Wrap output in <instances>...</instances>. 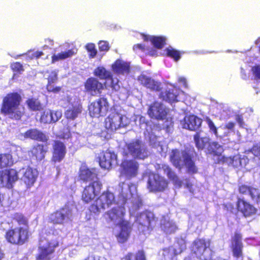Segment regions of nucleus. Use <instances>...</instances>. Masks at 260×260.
<instances>
[{
  "instance_id": "obj_1",
  "label": "nucleus",
  "mask_w": 260,
  "mask_h": 260,
  "mask_svg": "<svg viewBox=\"0 0 260 260\" xmlns=\"http://www.w3.org/2000/svg\"><path fill=\"white\" fill-rule=\"evenodd\" d=\"M22 97L18 92L7 93L3 97L0 113L14 120H20L24 115V108H21Z\"/></svg>"
},
{
  "instance_id": "obj_2",
  "label": "nucleus",
  "mask_w": 260,
  "mask_h": 260,
  "mask_svg": "<svg viewBox=\"0 0 260 260\" xmlns=\"http://www.w3.org/2000/svg\"><path fill=\"white\" fill-rule=\"evenodd\" d=\"M31 235L29 228L18 226L6 230L4 237L8 243L20 246L29 242Z\"/></svg>"
},
{
  "instance_id": "obj_3",
  "label": "nucleus",
  "mask_w": 260,
  "mask_h": 260,
  "mask_svg": "<svg viewBox=\"0 0 260 260\" xmlns=\"http://www.w3.org/2000/svg\"><path fill=\"white\" fill-rule=\"evenodd\" d=\"M211 244L210 239L196 238L190 246L191 252L199 260H213L214 252L211 248Z\"/></svg>"
},
{
  "instance_id": "obj_4",
  "label": "nucleus",
  "mask_w": 260,
  "mask_h": 260,
  "mask_svg": "<svg viewBox=\"0 0 260 260\" xmlns=\"http://www.w3.org/2000/svg\"><path fill=\"white\" fill-rule=\"evenodd\" d=\"M128 123V119L125 115L116 109H114L105 119L104 126L108 131L114 132L118 129L126 127Z\"/></svg>"
},
{
  "instance_id": "obj_5",
  "label": "nucleus",
  "mask_w": 260,
  "mask_h": 260,
  "mask_svg": "<svg viewBox=\"0 0 260 260\" xmlns=\"http://www.w3.org/2000/svg\"><path fill=\"white\" fill-rule=\"evenodd\" d=\"M115 202L114 194L108 190L104 191L90 205L89 210L91 214L99 215L102 211L109 208Z\"/></svg>"
},
{
  "instance_id": "obj_6",
  "label": "nucleus",
  "mask_w": 260,
  "mask_h": 260,
  "mask_svg": "<svg viewBox=\"0 0 260 260\" xmlns=\"http://www.w3.org/2000/svg\"><path fill=\"white\" fill-rule=\"evenodd\" d=\"M169 182L158 173L151 172L148 175L146 187L150 192H163L168 188Z\"/></svg>"
},
{
  "instance_id": "obj_7",
  "label": "nucleus",
  "mask_w": 260,
  "mask_h": 260,
  "mask_svg": "<svg viewBox=\"0 0 260 260\" xmlns=\"http://www.w3.org/2000/svg\"><path fill=\"white\" fill-rule=\"evenodd\" d=\"M110 104L107 98L101 97L92 102L88 107L89 115L99 118L105 116L109 110Z\"/></svg>"
},
{
  "instance_id": "obj_8",
  "label": "nucleus",
  "mask_w": 260,
  "mask_h": 260,
  "mask_svg": "<svg viewBox=\"0 0 260 260\" xmlns=\"http://www.w3.org/2000/svg\"><path fill=\"white\" fill-rule=\"evenodd\" d=\"M72 216V209L69 206L66 205L50 214L49 222L53 224L63 225L71 221Z\"/></svg>"
},
{
  "instance_id": "obj_9",
  "label": "nucleus",
  "mask_w": 260,
  "mask_h": 260,
  "mask_svg": "<svg viewBox=\"0 0 260 260\" xmlns=\"http://www.w3.org/2000/svg\"><path fill=\"white\" fill-rule=\"evenodd\" d=\"M126 213V209L123 205H117L105 212L103 217L107 222L118 225L124 221H128L124 219Z\"/></svg>"
},
{
  "instance_id": "obj_10",
  "label": "nucleus",
  "mask_w": 260,
  "mask_h": 260,
  "mask_svg": "<svg viewBox=\"0 0 260 260\" xmlns=\"http://www.w3.org/2000/svg\"><path fill=\"white\" fill-rule=\"evenodd\" d=\"M127 149L134 158L144 159L148 156L147 147L140 140L136 139L127 144Z\"/></svg>"
},
{
  "instance_id": "obj_11",
  "label": "nucleus",
  "mask_w": 260,
  "mask_h": 260,
  "mask_svg": "<svg viewBox=\"0 0 260 260\" xmlns=\"http://www.w3.org/2000/svg\"><path fill=\"white\" fill-rule=\"evenodd\" d=\"M102 184L100 180L91 182L86 186L82 192L81 199L85 203L91 202L101 191Z\"/></svg>"
},
{
  "instance_id": "obj_12",
  "label": "nucleus",
  "mask_w": 260,
  "mask_h": 260,
  "mask_svg": "<svg viewBox=\"0 0 260 260\" xmlns=\"http://www.w3.org/2000/svg\"><path fill=\"white\" fill-rule=\"evenodd\" d=\"M51 161L53 164L59 163L64 159L67 153L65 143L60 140H54L52 145Z\"/></svg>"
},
{
  "instance_id": "obj_13",
  "label": "nucleus",
  "mask_w": 260,
  "mask_h": 260,
  "mask_svg": "<svg viewBox=\"0 0 260 260\" xmlns=\"http://www.w3.org/2000/svg\"><path fill=\"white\" fill-rule=\"evenodd\" d=\"M18 179V173L14 169L0 171V184L3 187L12 189Z\"/></svg>"
},
{
  "instance_id": "obj_14",
  "label": "nucleus",
  "mask_w": 260,
  "mask_h": 260,
  "mask_svg": "<svg viewBox=\"0 0 260 260\" xmlns=\"http://www.w3.org/2000/svg\"><path fill=\"white\" fill-rule=\"evenodd\" d=\"M186 249V244L184 240H177L173 245L163 250V256L165 260H177V256L181 254Z\"/></svg>"
},
{
  "instance_id": "obj_15",
  "label": "nucleus",
  "mask_w": 260,
  "mask_h": 260,
  "mask_svg": "<svg viewBox=\"0 0 260 260\" xmlns=\"http://www.w3.org/2000/svg\"><path fill=\"white\" fill-rule=\"evenodd\" d=\"M84 86L85 91L92 96L101 95L105 88V84L100 82L96 78L93 77L86 80Z\"/></svg>"
},
{
  "instance_id": "obj_16",
  "label": "nucleus",
  "mask_w": 260,
  "mask_h": 260,
  "mask_svg": "<svg viewBox=\"0 0 260 260\" xmlns=\"http://www.w3.org/2000/svg\"><path fill=\"white\" fill-rule=\"evenodd\" d=\"M139 164L134 159H124L122 161L121 175L130 179L135 177L138 173Z\"/></svg>"
},
{
  "instance_id": "obj_17",
  "label": "nucleus",
  "mask_w": 260,
  "mask_h": 260,
  "mask_svg": "<svg viewBox=\"0 0 260 260\" xmlns=\"http://www.w3.org/2000/svg\"><path fill=\"white\" fill-rule=\"evenodd\" d=\"M59 246V242L56 240L48 242L45 246L39 247V252L36 256V260H51L55 249Z\"/></svg>"
},
{
  "instance_id": "obj_18",
  "label": "nucleus",
  "mask_w": 260,
  "mask_h": 260,
  "mask_svg": "<svg viewBox=\"0 0 260 260\" xmlns=\"http://www.w3.org/2000/svg\"><path fill=\"white\" fill-rule=\"evenodd\" d=\"M248 161L247 157L240 154H236L232 157L221 156L218 159V163L227 164L236 168H245Z\"/></svg>"
},
{
  "instance_id": "obj_19",
  "label": "nucleus",
  "mask_w": 260,
  "mask_h": 260,
  "mask_svg": "<svg viewBox=\"0 0 260 260\" xmlns=\"http://www.w3.org/2000/svg\"><path fill=\"white\" fill-rule=\"evenodd\" d=\"M99 162L101 168L109 170L113 165H117V154L108 150L103 151L99 156Z\"/></svg>"
},
{
  "instance_id": "obj_20",
  "label": "nucleus",
  "mask_w": 260,
  "mask_h": 260,
  "mask_svg": "<svg viewBox=\"0 0 260 260\" xmlns=\"http://www.w3.org/2000/svg\"><path fill=\"white\" fill-rule=\"evenodd\" d=\"M236 210L245 217H249L254 215L257 209L254 206L244 198H238L236 203Z\"/></svg>"
},
{
  "instance_id": "obj_21",
  "label": "nucleus",
  "mask_w": 260,
  "mask_h": 260,
  "mask_svg": "<svg viewBox=\"0 0 260 260\" xmlns=\"http://www.w3.org/2000/svg\"><path fill=\"white\" fill-rule=\"evenodd\" d=\"M147 114L151 118L164 120L167 117V112L161 103L154 101L149 106Z\"/></svg>"
},
{
  "instance_id": "obj_22",
  "label": "nucleus",
  "mask_w": 260,
  "mask_h": 260,
  "mask_svg": "<svg viewBox=\"0 0 260 260\" xmlns=\"http://www.w3.org/2000/svg\"><path fill=\"white\" fill-rule=\"evenodd\" d=\"M117 226L120 228L119 232L116 236L117 241L120 243H124L128 240L130 237L133 224L129 220L124 221Z\"/></svg>"
},
{
  "instance_id": "obj_23",
  "label": "nucleus",
  "mask_w": 260,
  "mask_h": 260,
  "mask_svg": "<svg viewBox=\"0 0 260 260\" xmlns=\"http://www.w3.org/2000/svg\"><path fill=\"white\" fill-rule=\"evenodd\" d=\"M98 171L95 168L89 169L86 166L80 168L79 171V178L84 182L94 181L98 179Z\"/></svg>"
},
{
  "instance_id": "obj_24",
  "label": "nucleus",
  "mask_w": 260,
  "mask_h": 260,
  "mask_svg": "<svg viewBox=\"0 0 260 260\" xmlns=\"http://www.w3.org/2000/svg\"><path fill=\"white\" fill-rule=\"evenodd\" d=\"M48 151L47 145L38 143L33 146L29 151L30 156L33 160L40 162L45 158L46 153Z\"/></svg>"
},
{
  "instance_id": "obj_25",
  "label": "nucleus",
  "mask_w": 260,
  "mask_h": 260,
  "mask_svg": "<svg viewBox=\"0 0 260 260\" xmlns=\"http://www.w3.org/2000/svg\"><path fill=\"white\" fill-rule=\"evenodd\" d=\"M138 80L142 85L151 90L158 91L160 90V83L146 75H140L138 77Z\"/></svg>"
},
{
  "instance_id": "obj_26",
  "label": "nucleus",
  "mask_w": 260,
  "mask_h": 260,
  "mask_svg": "<svg viewBox=\"0 0 260 260\" xmlns=\"http://www.w3.org/2000/svg\"><path fill=\"white\" fill-rule=\"evenodd\" d=\"M138 80L142 85L151 90L158 91L160 90V83L146 75H140L138 77Z\"/></svg>"
},
{
  "instance_id": "obj_27",
  "label": "nucleus",
  "mask_w": 260,
  "mask_h": 260,
  "mask_svg": "<svg viewBox=\"0 0 260 260\" xmlns=\"http://www.w3.org/2000/svg\"><path fill=\"white\" fill-rule=\"evenodd\" d=\"M25 138H29L34 141L47 143L48 141V137L42 131L38 128H30L24 133Z\"/></svg>"
},
{
  "instance_id": "obj_28",
  "label": "nucleus",
  "mask_w": 260,
  "mask_h": 260,
  "mask_svg": "<svg viewBox=\"0 0 260 260\" xmlns=\"http://www.w3.org/2000/svg\"><path fill=\"white\" fill-rule=\"evenodd\" d=\"M183 120V127L193 131L197 130L202 123V119L194 115H186Z\"/></svg>"
},
{
  "instance_id": "obj_29",
  "label": "nucleus",
  "mask_w": 260,
  "mask_h": 260,
  "mask_svg": "<svg viewBox=\"0 0 260 260\" xmlns=\"http://www.w3.org/2000/svg\"><path fill=\"white\" fill-rule=\"evenodd\" d=\"M37 176V171L28 167L24 172L21 179L27 187L29 188L34 185Z\"/></svg>"
},
{
  "instance_id": "obj_30",
  "label": "nucleus",
  "mask_w": 260,
  "mask_h": 260,
  "mask_svg": "<svg viewBox=\"0 0 260 260\" xmlns=\"http://www.w3.org/2000/svg\"><path fill=\"white\" fill-rule=\"evenodd\" d=\"M58 80V75L55 71L50 72L47 78L48 83L46 85V89L48 92L57 93L59 92L62 87L61 86H55L54 84Z\"/></svg>"
},
{
  "instance_id": "obj_31",
  "label": "nucleus",
  "mask_w": 260,
  "mask_h": 260,
  "mask_svg": "<svg viewBox=\"0 0 260 260\" xmlns=\"http://www.w3.org/2000/svg\"><path fill=\"white\" fill-rule=\"evenodd\" d=\"M158 170H162L167 175L168 179L172 181L175 185L181 186V181L179 179L178 175L168 165L161 164L159 165Z\"/></svg>"
},
{
  "instance_id": "obj_32",
  "label": "nucleus",
  "mask_w": 260,
  "mask_h": 260,
  "mask_svg": "<svg viewBox=\"0 0 260 260\" xmlns=\"http://www.w3.org/2000/svg\"><path fill=\"white\" fill-rule=\"evenodd\" d=\"M113 72L117 74H127L130 72L129 64L121 59H117L112 65Z\"/></svg>"
},
{
  "instance_id": "obj_33",
  "label": "nucleus",
  "mask_w": 260,
  "mask_h": 260,
  "mask_svg": "<svg viewBox=\"0 0 260 260\" xmlns=\"http://www.w3.org/2000/svg\"><path fill=\"white\" fill-rule=\"evenodd\" d=\"M182 156L184 165L187 169V172L192 174L197 173L198 169L192 159V156L187 152H183Z\"/></svg>"
},
{
  "instance_id": "obj_34",
  "label": "nucleus",
  "mask_w": 260,
  "mask_h": 260,
  "mask_svg": "<svg viewBox=\"0 0 260 260\" xmlns=\"http://www.w3.org/2000/svg\"><path fill=\"white\" fill-rule=\"evenodd\" d=\"M82 109L81 104L72 105L71 107H70L65 111V117L68 119L74 120L81 113Z\"/></svg>"
},
{
  "instance_id": "obj_35",
  "label": "nucleus",
  "mask_w": 260,
  "mask_h": 260,
  "mask_svg": "<svg viewBox=\"0 0 260 260\" xmlns=\"http://www.w3.org/2000/svg\"><path fill=\"white\" fill-rule=\"evenodd\" d=\"M223 151L222 146L217 142L209 141L208 146L206 147V152L208 154L213 156H218L220 158L221 153Z\"/></svg>"
},
{
  "instance_id": "obj_36",
  "label": "nucleus",
  "mask_w": 260,
  "mask_h": 260,
  "mask_svg": "<svg viewBox=\"0 0 260 260\" xmlns=\"http://www.w3.org/2000/svg\"><path fill=\"white\" fill-rule=\"evenodd\" d=\"M161 230L167 235L174 234L178 230L176 223L171 220H165L160 223Z\"/></svg>"
},
{
  "instance_id": "obj_37",
  "label": "nucleus",
  "mask_w": 260,
  "mask_h": 260,
  "mask_svg": "<svg viewBox=\"0 0 260 260\" xmlns=\"http://www.w3.org/2000/svg\"><path fill=\"white\" fill-rule=\"evenodd\" d=\"M78 49L76 48H72L66 51H63L57 54H54L51 57V62L55 63L60 60H63L71 57L77 53Z\"/></svg>"
},
{
  "instance_id": "obj_38",
  "label": "nucleus",
  "mask_w": 260,
  "mask_h": 260,
  "mask_svg": "<svg viewBox=\"0 0 260 260\" xmlns=\"http://www.w3.org/2000/svg\"><path fill=\"white\" fill-rule=\"evenodd\" d=\"M182 157H183L182 155L180 154L179 150L177 149L172 150L170 155V160L172 165L179 170L182 168Z\"/></svg>"
},
{
  "instance_id": "obj_39",
  "label": "nucleus",
  "mask_w": 260,
  "mask_h": 260,
  "mask_svg": "<svg viewBox=\"0 0 260 260\" xmlns=\"http://www.w3.org/2000/svg\"><path fill=\"white\" fill-rule=\"evenodd\" d=\"M193 139L195 142L196 146L199 150H202L204 149H206L208 146L210 138L208 137H202L200 136V134L197 132L193 136Z\"/></svg>"
},
{
  "instance_id": "obj_40",
  "label": "nucleus",
  "mask_w": 260,
  "mask_h": 260,
  "mask_svg": "<svg viewBox=\"0 0 260 260\" xmlns=\"http://www.w3.org/2000/svg\"><path fill=\"white\" fill-rule=\"evenodd\" d=\"M161 95L164 100L170 103L177 101L178 95V90L175 88L169 89L161 93Z\"/></svg>"
},
{
  "instance_id": "obj_41",
  "label": "nucleus",
  "mask_w": 260,
  "mask_h": 260,
  "mask_svg": "<svg viewBox=\"0 0 260 260\" xmlns=\"http://www.w3.org/2000/svg\"><path fill=\"white\" fill-rule=\"evenodd\" d=\"M123 260H147L144 250H138L136 252H129L122 258Z\"/></svg>"
},
{
  "instance_id": "obj_42",
  "label": "nucleus",
  "mask_w": 260,
  "mask_h": 260,
  "mask_svg": "<svg viewBox=\"0 0 260 260\" xmlns=\"http://www.w3.org/2000/svg\"><path fill=\"white\" fill-rule=\"evenodd\" d=\"M13 162L11 154L9 153L0 154V169L11 167L13 165Z\"/></svg>"
},
{
  "instance_id": "obj_43",
  "label": "nucleus",
  "mask_w": 260,
  "mask_h": 260,
  "mask_svg": "<svg viewBox=\"0 0 260 260\" xmlns=\"http://www.w3.org/2000/svg\"><path fill=\"white\" fill-rule=\"evenodd\" d=\"M93 74L101 80H108L109 78H112L111 73L102 66L96 67L93 71Z\"/></svg>"
},
{
  "instance_id": "obj_44",
  "label": "nucleus",
  "mask_w": 260,
  "mask_h": 260,
  "mask_svg": "<svg viewBox=\"0 0 260 260\" xmlns=\"http://www.w3.org/2000/svg\"><path fill=\"white\" fill-rule=\"evenodd\" d=\"M12 219L19 225H22L23 228L29 227V221L27 217L21 213H15L12 217Z\"/></svg>"
},
{
  "instance_id": "obj_45",
  "label": "nucleus",
  "mask_w": 260,
  "mask_h": 260,
  "mask_svg": "<svg viewBox=\"0 0 260 260\" xmlns=\"http://www.w3.org/2000/svg\"><path fill=\"white\" fill-rule=\"evenodd\" d=\"M25 103L29 109L33 111H40L42 109L41 102L37 99L34 98H28Z\"/></svg>"
},
{
  "instance_id": "obj_46",
  "label": "nucleus",
  "mask_w": 260,
  "mask_h": 260,
  "mask_svg": "<svg viewBox=\"0 0 260 260\" xmlns=\"http://www.w3.org/2000/svg\"><path fill=\"white\" fill-rule=\"evenodd\" d=\"M150 41L155 48L159 49L162 48L166 45V38L164 37L151 36Z\"/></svg>"
},
{
  "instance_id": "obj_47",
  "label": "nucleus",
  "mask_w": 260,
  "mask_h": 260,
  "mask_svg": "<svg viewBox=\"0 0 260 260\" xmlns=\"http://www.w3.org/2000/svg\"><path fill=\"white\" fill-rule=\"evenodd\" d=\"M165 51L168 57L173 59L176 61L179 60L181 58L180 52L174 49L172 47L166 48Z\"/></svg>"
},
{
  "instance_id": "obj_48",
  "label": "nucleus",
  "mask_w": 260,
  "mask_h": 260,
  "mask_svg": "<svg viewBox=\"0 0 260 260\" xmlns=\"http://www.w3.org/2000/svg\"><path fill=\"white\" fill-rule=\"evenodd\" d=\"M233 252V255L236 259L241 258L243 259V245H231V246Z\"/></svg>"
},
{
  "instance_id": "obj_49",
  "label": "nucleus",
  "mask_w": 260,
  "mask_h": 260,
  "mask_svg": "<svg viewBox=\"0 0 260 260\" xmlns=\"http://www.w3.org/2000/svg\"><path fill=\"white\" fill-rule=\"evenodd\" d=\"M249 195L251 200L256 204L260 203V191L257 188L252 186Z\"/></svg>"
},
{
  "instance_id": "obj_50",
  "label": "nucleus",
  "mask_w": 260,
  "mask_h": 260,
  "mask_svg": "<svg viewBox=\"0 0 260 260\" xmlns=\"http://www.w3.org/2000/svg\"><path fill=\"white\" fill-rule=\"evenodd\" d=\"M50 110H45L41 114L40 121L41 123L47 124L51 123Z\"/></svg>"
},
{
  "instance_id": "obj_51",
  "label": "nucleus",
  "mask_w": 260,
  "mask_h": 260,
  "mask_svg": "<svg viewBox=\"0 0 260 260\" xmlns=\"http://www.w3.org/2000/svg\"><path fill=\"white\" fill-rule=\"evenodd\" d=\"M85 49L88 52V57L89 58H93L96 56L97 50L94 44L91 43H87L85 46Z\"/></svg>"
},
{
  "instance_id": "obj_52",
  "label": "nucleus",
  "mask_w": 260,
  "mask_h": 260,
  "mask_svg": "<svg viewBox=\"0 0 260 260\" xmlns=\"http://www.w3.org/2000/svg\"><path fill=\"white\" fill-rule=\"evenodd\" d=\"M231 245H242V235L240 233L236 232L231 240Z\"/></svg>"
},
{
  "instance_id": "obj_53",
  "label": "nucleus",
  "mask_w": 260,
  "mask_h": 260,
  "mask_svg": "<svg viewBox=\"0 0 260 260\" xmlns=\"http://www.w3.org/2000/svg\"><path fill=\"white\" fill-rule=\"evenodd\" d=\"M10 68L13 72L20 74L24 71L22 64L19 62H15L11 64Z\"/></svg>"
},
{
  "instance_id": "obj_54",
  "label": "nucleus",
  "mask_w": 260,
  "mask_h": 260,
  "mask_svg": "<svg viewBox=\"0 0 260 260\" xmlns=\"http://www.w3.org/2000/svg\"><path fill=\"white\" fill-rule=\"evenodd\" d=\"M51 123H55L58 121L62 117V113L60 111H53L50 110Z\"/></svg>"
},
{
  "instance_id": "obj_55",
  "label": "nucleus",
  "mask_w": 260,
  "mask_h": 260,
  "mask_svg": "<svg viewBox=\"0 0 260 260\" xmlns=\"http://www.w3.org/2000/svg\"><path fill=\"white\" fill-rule=\"evenodd\" d=\"M252 186L246 185L244 184H241L238 186L239 192L243 195L249 194Z\"/></svg>"
},
{
  "instance_id": "obj_56",
  "label": "nucleus",
  "mask_w": 260,
  "mask_h": 260,
  "mask_svg": "<svg viewBox=\"0 0 260 260\" xmlns=\"http://www.w3.org/2000/svg\"><path fill=\"white\" fill-rule=\"evenodd\" d=\"M99 48L100 51H108L110 48L109 43L106 41H100L99 43Z\"/></svg>"
},
{
  "instance_id": "obj_57",
  "label": "nucleus",
  "mask_w": 260,
  "mask_h": 260,
  "mask_svg": "<svg viewBox=\"0 0 260 260\" xmlns=\"http://www.w3.org/2000/svg\"><path fill=\"white\" fill-rule=\"evenodd\" d=\"M111 80V84L110 87L111 88L115 90V91H118L120 89V85H119V80L118 79H114L113 78V76H112V78H109Z\"/></svg>"
},
{
  "instance_id": "obj_58",
  "label": "nucleus",
  "mask_w": 260,
  "mask_h": 260,
  "mask_svg": "<svg viewBox=\"0 0 260 260\" xmlns=\"http://www.w3.org/2000/svg\"><path fill=\"white\" fill-rule=\"evenodd\" d=\"M250 152L255 156H260V143H256L252 147Z\"/></svg>"
},
{
  "instance_id": "obj_59",
  "label": "nucleus",
  "mask_w": 260,
  "mask_h": 260,
  "mask_svg": "<svg viewBox=\"0 0 260 260\" xmlns=\"http://www.w3.org/2000/svg\"><path fill=\"white\" fill-rule=\"evenodd\" d=\"M206 121H207V123L210 128V129L211 131H212L215 135H217V128L216 127V126H215L213 122L211 120V119H210L208 117H207L206 118Z\"/></svg>"
},
{
  "instance_id": "obj_60",
  "label": "nucleus",
  "mask_w": 260,
  "mask_h": 260,
  "mask_svg": "<svg viewBox=\"0 0 260 260\" xmlns=\"http://www.w3.org/2000/svg\"><path fill=\"white\" fill-rule=\"evenodd\" d=\"M251 70L256 78L260 79V65L253 66Z\"/></svg>"
},
{
  "instance_id": "obj_61",
  "label": "nucleus",
  "mask_w": 260,
  "mask_h": 260,
  "mask_svg": "<svg viewBox=\"0 0 260 260\" xmlns=\"http://www.w3.org/2000/svg\"><path fill=\"white\" fill-rule=\"evenodd\" d=\"M223 208L227 211L230 212H233L234 208L233 205L232 203L228 202L223 205Z\"/></svg>"
},
{
  "instance_id": "obj_62",
  "label": "nucleus",
  "mask_w": 260,
  "mask_h": 260,
  "mask_svg": "<svg viewBox=\"0 0 260 260\" xmlns=\"http://www.w3.org/2000/svg\"><path fill=\"white\" fill-rule=\"evenodd\" d=\"M236 120L238 123L239 126L241 127H243L244 125V122L243 120V118L242 115L237 114L236 116Z\"/></svg>"
},
{
  "instance_id": "obj_63",
  "label": "nucleus",
  "mask_w": 260,
  "mask_h": 260,
  "mask_svg": "<svg viewBox=\"0 0 260 260\" xmlns=\"http://www.w3.org/2000/svg\"><path fill=\"white\" fill-rule=\"evenodd\" d=\"M145 49V46L142 44H137L134 45L133 50L134 51L137 52L138 50L144 51Z\"/></svg>"
},
{
  "instance_id": "obj_64",
  "label": "nucleus",
  "mask_w": 260,
  "mask_h": 260,
  "mask_svg": "<svg viewBox=\"0 0 260 260\" xmlns=\"http://www.w3.org/2000/svg\"><path fill=\"white\" fill-rule=\"evenodd\" d=\"M44 54L43 52L42 51H37L35 52H34L31 55V58H36L38 59L40 57H41L42 55Z\"/></svg>"
}]
</instances>
